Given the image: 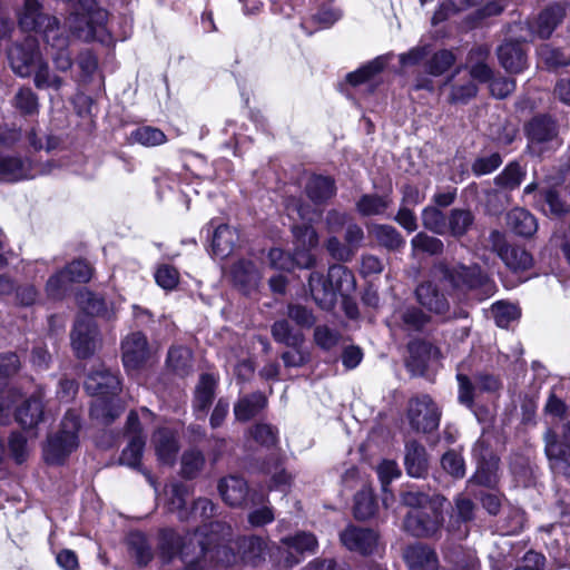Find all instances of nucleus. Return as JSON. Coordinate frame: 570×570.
I'll return each mask as SVG.
<instances>
[{"label": "nucleus", "instance_id": "f257e3e1", "mask_svg": "<svg viewBox=\"0 0 570 570\" xmlns=\"http://www.w3.org/2000/svg\"><path fill=\"white\" fill-rule=\"evenodd\" d=\"M12 70L20 77L35 73V85L39 89L51 88L59 90L63 80L50 72L47 62L39 52L38 40L33 36L24 38L23 42L14 45L8 53Z\"/></svg>", "mask_w": 570, "mask_h": 570}, {"label": "nucleus", "instance_id": "f03ea898", "mask_svg": "<svg viewBox=\"0 0 570 570\" xmlns=\"http://www.w3.org/2000/svg\"><path fill=\"white\" fill-rule=\"evenodd\" d=\"M79 416L68 411L60 425V430L48 438L43 449L45 460L50 464H60L78 446Z\"/></svg>", "mask_w": 570, "mask_h": 570}, {"label": "nucleus", "instance_id": "7ed1b4c3", "mask_svg": "<svg viewBox=\"0 0 570 570\" xmlns=\"http://www.w3.org/2000/svg\"><path fill=\"white\" fill-rule=\"evenodd\" d=\"M445 499L434 494L425 509L411 510L404 519V529L414 537H431L435 534L443 521Z\"/></svg>", "mask_w": 570, "mask_h": 570}, {"label": "nucleus", "instance_id": "20e7f679", "mask_svg": "<svg viewBox=\"0 0 570 570\" xmlns=\"http://www.w3.org/2000/svg\"><path fill=\"white\" fill-rule=\"evenodd\" d=\"M528 148L534 155H542L561 145L557 122L549 116L533 117L525 126Z\"/></svg>", "mask_w": 570, "mask_h": 570}, {"label": "nucleus", "instance_id": "39448f33", "mask_svg": "<svg viewBox=\"0 0 570 570\" xmlns=\"http://www.w3.org/2000/svg\"><path fill=\"white\" fill-rule=\"evenodd\" d=\"M286 209L289 217H293L296 214L303 220L301 225L295 224L292 228L296 240L295 249L311 253V249L316 247L318 244V235L311 223L317 220L321 213L316 209H312L309 205L295 199L286 206Z\"/></svg>", "mask_w": 570, "mask_h": 570}, {"label": "nucleus", "instance_id": "423d86ee", "mask_svg": "<svg viewBox=\"0 0 570 570\" xmlns=\"http://www.w3.org/2000/svg\"><path fill=\"white\" fill-rule=\"evenodd\" d=\"M406 416L413 430L429 433L438 429L441 412L430 395L420 394L409 400Z\"/></svg>", "mask_w": 570, "mask_h": 570}, {"label": "nucleus", "instance_id": "0eeeda50", "mask_svg": "<svg viewBox=\"0 0 570 570\" xmlns=\"http://www.w3.org/2000/svg\"><path fill=\"white\" fill-rule=\"evenodd\" d=\"M456 380L459 383V402L469 409H472L474 399L480 393L495 395L502 389L500 379L489 373H479L472 382L468 375L459 371Z\"/></svg>", "mask_w": 570, "mask_h": 570}, {"label": "nucleus", "instance_id": "6e6552de", "mask_svg": "<svg viewBox=\"0 0 570 570\" xmlns=\"http://www.w3.org/2000/svg\"><path fill=\"white\" fill-rule=\"evenodd\" d=\"M473 455L478 461L475 473L468 482V489L473 484L493 488L499 481V459L493 454L485 440L480 439L473 448Z\"/></svg>", "mask_w": 570, "mask_h": 570}, {"label": "nucleus", "instance_id": "1a4fd4ad", "mask_svg": "<svg viewBox=\"0 0 570 570\" xmlns=\"http://www.w3.org/2000/svg\"><path fill=\"white\" fill-rule=\"evenodd\" d=\"M126 434L128 443L122 450L119 458L120 464L127 465L131 469H139L142 458L144 449L146 445V436L136 412H130L126 422Z\"/></svg>", "mask_w": 570, "mask_h": 570}, {"label": "nucleus", "instance_id": "9d476101", "mask_svg": "<svg viewBox=\"0 0 570 570\" xmlns=\"http://www.w3.org/2000/svg\"><path fill=\"white\" fill-rule=\"evenodd\" d=\"M71 345L80 358L91 356L99 345L97 325L92 318L79 316L71 332Z\"/></svg>", "mask_w": 570, "mask_h": 570}, {"label": "nucleus", "instance_id": "9b49d317", "mask_svg": "<svg viewBox=\"0 0 570 570\" xmlns=\"http://www.w3.org/2000/svg\"><path fill=\"white\" fill-rule=\"evenodd\" d=\"M85 389L94 396H117L120 391V380L116 372L100 364L88 374Z\"/></svg>", "mask_w": 570, "mask_h": 570}, {"label": "nucleus", "instance_id": "f8f14e48", "mask_svg": "<svg viewBox=\"0 0 570 570\" xmlns=\"http://www.w3.org/2000/svg\"><path fill=\"white\" fill-rule=\"evenodd\" d=\"M19 26L22 30H40L45 32L59 27L58 19L41 13V6L38 0H24L23 9L19 16Z\"/></svg>", "mask_w": 570, "mask_h": 570}, {"label": "nucleus", "instance_id": "ddd939ff", "mask_svg": "<svg viewBox=\"0 0 570 570\" xmlns=\"http://www.w3.org/2000/svg\"><path fill=\"white\" fill-rule=\"evenodd\" d=\"M341 541L351 551L371 554L377 550L379 534L371 529L350 525L341 533Z\"/></svg>", "mask_w": 570, "mask_h": 570}, {"label": "nucleus", "instance_id": "4468645a", "mask_svg": "<svg viewBox=\"0 0 570 570\" xmlns=\"http://www.w3.org/2000/svg\"><path fill=\"white\" fill-rule=\"evenodd\" d=\"M546 454L553 473L570 478V448L558 441L557 434L549 430L544 436Z\"/></svg>", "mask_w": 570, "mask_h": 570}, {"label": "nucleus", "instance_id": "2eb2a0df", "mask_svg": "<svg viewBox=\"0 0 570 570\" xmlns=\"http://www.w3.org/2000/svg\"><path fill=\"white\" fill-rule=\"evenodd\" d=\"M122 362L127 370L138 368L149 355L146 336L140 332L129 334L121 343Z\"/></svg>", "mask_w": 570, "mask_h": 570}, {"label": "nucleus", "instance_id": "dca6fc26", "mask_svg": "<svg viewBox=\"0 0 570 570\" xmlns=\"http://www.w3.org/2000/svg\"><path fill=\"white\" fill-rule=\"evenodd\" d=\"M212 230V253L219 258L229 256L239 240L238 232L226 224L214 226V220L206 227L208 236Z\"/></svg>", "mask_w": 570, "mask_h": 570}, {"label": "nucleus", "instance_id": "f3484780", "mask_svg": "<svg viewBox=\"0 0 570 570\" xmlns=\"http://www.w3.org/2000/svg\"><path fill=\"white\" fill-rule=\"evenodd\" d=\"M268 262L274 269L289 272L295 267H312L315 263V257L306 250L295 249L294 255H289L281 248H272L268 253Z\"/></svg>", "mask_w": 570, "mask_h": 570}, {"label": "nucleus", "instance_id": "a211bd4d", "mask_svg": "<svg viewBox=\"0 0 570 570\" xmlns=\"http://www.w3.org/2000/svg\"><path fill=\"white\" fill-rule=\"evenodd\" d=\"M217 490L223 501L232 508H240L246 503L249 488L238 475H228L218 481Z\"/></svg>", "mask_w": 570, "mask_h": 570}, {"label": "nucleus", "instance_id": "6ab92c4d", "mask_svg": "<svg viewBox=\"0 0 570 570\" xmlns=\"http://www.w3.org/2000/svg\"><path fill=\"white\" fill-rule=\"evenodd\" d=\"M308 291L320 308L330 311L335 306L337 295L333 284H331L328 279V275L325 277L318 272L311 273L308 277Z\"/></svg>", "mask_w": 570, "mask_h": 570}, {"label": "nucleus", "instance_id": "aec40b11", "mask_svg": "<svg viewBox=\"0 0 570 570\" xmlns=\"http://www.w3.org/2000/svg\"><path fill=\"white\" fill-rule=\"evenodd\" d=\"M52 164L48 163L47 168L32 171L29 163H24L20 158L13 156L0 155V179L7 181H17L20 179L32 178L38 173H51Z\"/></svg>", "mask_w": 570, "mask_h": 570}, {"label": "nucleus", "instance_id": "412c9836", "mask_svg": "<svg viewBox=\"0 0 570 570\" xmlns=\"http://www.w3.org/2000/svg\"><path fill=\"white\" fill-rule=\"evenodd\" d=\"M449 277L455 287L484 288L485 292L492 288L487 274L476 265H461L450 272Z\"/></svg>", "mask_w": 570, "mask_h": 570}, {"label": "nucleus", "instance_id": "4be33fe9", "mask_svg": "<svg viewBox=\"0 0 570 570\" xmlns=\"http://www.w3.org/2000/svg\"><path fill=\"white\" fill-rule=\"evenodd\" d=\"M45 41L50 48L49 55L59 71H67L72 66V58L68 50V38L63 36L59 27L45 32Z\"/></svg>", "mask_w": 570, "mask_h": 570}, {"label": "nucleus", "instance_id": "5701e85b", "mask_svg": "<svg viewBox=\"0 0 570 570\" xmlns=\"http://www.w3.org/2000/svg\"><path fill=\"white\" fill-rule=\"evenodd\" d=\"M403 558L410 570L439 569V559L435 551L424 543L409 546L403 552Z\"/></svg>", "mask_w": 570, "mask_h": 570}, {"label": "nucleus", "instance_id": "b1692460", "mask_svg": "<svg viewBox=\"0 0 570 570\" xmlns=\"http://www.w3.org/2000/svg\"><path fill=\"white\" fill-rule=\"evenodd\" d=\"M156 455L161 464L173 465L179 450L176 434L167 428L158 429L151 439Z\"/></svg>", "mask_w": 570, "mask_h": 570}, {"label": "nucleus", "instance_id": "393cba45", "mask_svg": "<svg viewBox=\"0 0 570 570\" xmlns=\"http://www.w3.org/2000/svg\"><path fill=\"white\" fill-rule=\"evenodd\" d=\"M282 546L287 550L286 563L289 567L299 562L293 553L304 554L314 553L318 543L316 537L311 532H298L292 537H285L281 540Z\"/></svg>", "mask_w": 570, "mask_h": 570}, {"label": "nucleus", "instance_id": "a878e982", "mask_svg": "<svg viewBox=\"0 0 570 570\" xmlns=\"http://www.w3.org/2000/svg\"><path fill=\"white\" fill-rule=\"evenodd\" d=\"M564 13L562 6H551L543 10L533 22L529 23V29L532 35L541 39H548L564 17Z\"/></svg>", "mask_w": 570, "mask_h": 570}, {"label": "nucleus", "instance_id": "bb28decb", "mask_svg": "<svg viewBox=\"0 0 570 570\" xmlns=\"http://www.w3.org/2000/svg\"><path fill=\"white\" fill-rule=\"evenodd\" d=\"M230 275L235 285L245 294L255 291L261 281V274L256 266L246 259L236 262L230 269Z\"/></svg>", "mask_w": 570, "mask_h": 570}, {"label": "nucleus", "instance_id": "cd10ccee", "mask_svg": "<svg viewBox=\"0 0 570 570\" xmlns=\"http://www.w3.org/2000/svg\"><path fill=\"white\" fill-rule=\"evenodd\" d=\"M415 295L417 302L432 313L444 314L449 309L448 299L432 282L420 284Z\"/></svg>", "mask_w": 570, "mask_h": 570}, {"label": "nucleus", "instance_id": "c85d7f7f", "mask_svg": "<svg viewBox=\"0 0 570 570\" xmlns=\"http://www.w3.org/2000/svg\"><path fill=\"white\" fill-rule=\"evenodd\" d=\"M404 464L410 476L424 478L429 468L425 448L416 441L407 442L405 445Z\"/></svg>", "mask_w": 570, "mask_h": 570}, {"label": "nucleus", "instance_id": "c756f323", "mask_svg": "<svg viewBox=\"0 0 570 570\" xmlns=\"http://www.w3.org/2000/svg\"><path fill=\"white\" fill-rule=\"evenodd\" d=\"M501 66L509 72L518 73L527 67V56L519 42H504L498 49Z\"/></svg>", "mask_w": 570, "mask_h": 570}, {"label": "nucleus", "instance_id": "7c9ffc66", "mask_svg": "<svg viewBox=\"0 0 570 570\" xmlns=\"http://www.w3.org/2000/svg\"><path fill=\"white\" fill-rule=\"evenodd\" d=\"M42 416L43 404L40 393L30 396L16 412V420L23 429L37 426Z\"/></svg>", "mask_w": 570, "mask_h": 570}, {"label": "nucleus", "instance_id": "2f4dec72", "mask_svg": "<svg viewBox=\"0 0 570 570\" xmlns=\"http://www.w3.org/2000/svg\"><path fill=\"white\" fill-rule=\"evenodd\" d=\"M305 190L315 204H323L336 193L335 183L331 177L314 175L306 183Z\"/></svg>", "mask_w": 570, "mask_h": 570}, {"label": "nucleus", "instance_id": "473e14b6", "mask_svg": "<svg viewBox=\"0 0 570 570\" xmlns=\"http://www.w3.org/2000/svg\"><path fill=\"white\" fill-rule=\"evenodd\" d=\"M121 412L116 396H96L90 409L91 417L104 424H110Z\"/></svg>", "mask_w": 570, "mask_h": 570}, {"label": "nucleus", "instance_id": "72a5a7b5", "mask_svg": "<svg viewBox=\"0 0 570 570\" xmlns=\"http://www.w3.org/2000/svg\"><path fill=\"white\" fill-rule=\"evenodd\" d=\"M267 405V399L259 392L240 397L234 405L236 420L246 422L257 415Z\"/></svg>", "mask_w": 570, "mask_h": 570}, {"label": "nucleus", "instance_id": "f704fd0d", "mask_svg": "<svg viewBox=\"0 0 570 570\" xmlns=\"http://www.w3.org/2000/svg\"><path fill=\"white\" fill-rule=\"evenodd\" d=\"M507 223L510 228L523 237L532 236L538 229L535 217L523 208H513L508 213Z\"/></svg>", "mask_w": 570, "mask_h": 570}, {"label": "nucleus", "instance_id": "c9c22d12", "mask_svg": "<svg viewBox=\"0 0 570 570\" xmlns=\"http://www.w3.org/2000/svg\"><path fill=\"white\" fill-rule=\"evenodd\" d=\"M368 234L389 250H399L405 245V239L391 225L373 224L368 226Z\"/></svg>", "mask_w": 570, "mask_h": 570}, {"label": "nucleus", "instance_id": "e433bc0d", "mask_svg": "<svg viewBox=\"0 0 570 570\" xmlns=\"http://www.w3.org/2000/svg\"><path fill=\"white\" fill-rule=\"evenodd\" d=\"M328 279L335 289L336 295L348 296L356 287V281L352 271L347 267L335 264L328 268Z\"/></svg>", "mask_w": 570, "mask_h": 570}, {"label": "nucleus", "instance_id": "4c0bfd02", "mask_svg": "<svg viewBox=\"0 0 570 570\" xmlns=\"http://www.w3.org/2000/svg\"><path fill=\"white\" fill-rule=\"evenodd\" d=\"M128 550L139 567L147 566L154 558L151 544L141 532H131L127 538Z\"/></svg>", "mask_w": 570, "mask_h": 570}, {"label": "nucleus", "instance_id": "58836bf2", "mask_svg": "<svg viewBox=\"0 0 570 570\" xmlns=\"http://www.w3.org/2000/svg\"><path fill=\"white\" fill-rule=\"evenodd\" d=\"M216 381L210 374H203L195 391L194 409L205 415L215 395Z\"/></svg>", "mask_w": 570, "mask_h": 570}, {"label": "nucleus", "instance_id": "ea45409f", "mask_svg": "<svg viewBox=\"0 0 570 570\" xmlns=\"http://www.w3.org/2000/svg\"><path fill=\"white\" fill-rule=\"evenodd\" d=\"M272 336L275 342L292 348L302 346L304 342L303 333L301 331L294 330L286 320L276 321L272 325Z\"/></svg>", "mask_w": 570, "mask_h": 570}, {"label": "nucleus", "instance_id": "a19ab883", "mask_svg": "<svg viewBox=\"0 0 570 570\" xmlns=\"http://www.w3.org/2000/svg\"><path fill=\"white\" fill-rule=\"evenodd\" d=\"M541 209L544 214L556 217L564 215L569 210V206L563 202L554 187H546L540 189L539 199Z\"/></svg>", "mask_w": 570, "mask_h": 570}, {"label": "nucleus", "instance_id": "79ce46f5", "mask_svg": "<svg viewBox=\"0 0 570 570\" xmlns=\"http://www.w3.org/2000/svg\"><path fill=\"white\" fill-rule=\"evenodd\" d=\"M474 223V215L469 209L453 208L448 215V233L453 237L464 236Z\"/></svg>", "mask_w": 570, "mask_h": 570}, {"label": "nucleus", "instance_id": "37998d69", "mask_svg": "<svg viewBox=\"0 0 570 570\" xmlns=\"http://www.w3.org/2000/svg\"><path fill=\"white\" fill-rule=\"evenodd\" d=\"M387 63L386 57H377L368 63L362 66L357 70L347 73L346 80L352 86H358L371 80L375 75L381 72Z\"/></svg>", "mask_w": 570, "mask_h": 570}, {"label": "nucleus", "instance_id": "c03bdc74", "mask_svg": "<svg viewBox=\"0 0 570 570\" xmlns=\"http://www.w3.org/2000/svg\"><path fill=\"white\" fill-rule=\"evenodd\" d=\"M513 271L527 269L532 264L531 255L520 246H508L499 256Z\"/></svg>", "mask_w": 570, "mask_h": 570}, {"label": "nucleus", "instance_id": "a18cd8bd", "mask_svg": "<svg viewBox=\"0 0 570 570\" xmlns=\"http://www.w3.org/2000/svg\"><path fill=\"white\" fill-rule=\"evenodd\" d=\"M393 317L395 321L400 320L406 331H421L429 321V317L414 306L395 312Z\"/></svg>", "mask_w": 570, "mask_h": 570}, {"label": "nucleus", "instance_id": "49530a36", "mask_svg": "<svg viewBox=\"0 0 570 570\" xmlns=\"http://www.w3.org/2000/svg\"><path fill=\"white\" fill-rule=\"evenodd\" d=\"M242 558L248 562L255 563L264 554L265 542L256 535L245 537L235 543Z\"/></svg>", "mask_w": 570, "mask_h": 570}, {"label": "nucleus", "instance_id": "de8ad7c7", "mask_svg": "<svg viewBox=\"0 0 570 570\" xmlns=\"http://www.w3.org/2000/svg\"><path fill=\"white\" fill-rule=\"evenodd\" d=\"M389 196L364 195L356 204V208L363 216L383 214L391 204Z\"/></svg>", "mask_w": 570, "mask_h": 570}, {"label": "nucleus", "instance_id": "09e8293b", "mask_svg": "<svg viewBox=\"0 0 570 570\" xmlns=\"http://www.w3.org/2000/svg\"><path fill=\"white\" fill-rule=\"evenodd\" d=\"M411 247L413 255L419 253L439 255L443 252L444 245L443 242L438 237L428 235L424 232H420L411 239Z\"/></svg>", "mask_w": 570, "mask_h": 570}, {"label": "nucleus", "instance_id": "8fccbe9b", "mask_svg": "<svg viewBox=\"0 0 570 570\" xmlns=\"http://www.w3.org/2000/svg\"><path fill=\"white\" fill-rule=\"evenodd\" d=\"M130 138L134 142L145 147H155L166 142V135L158 128L151 126L138 127L131 131Z\"/></svg>", "mask_w": 570, "mask_h": 570}, {"label": "nucleus", "instance_id": "3c124183", "mask_svg": "<svg viewBox=\"0 0 570 570\" xmlns=\"http://www.w3.org/2000/svg\"><path fill=\"white\" fill-rule=\"evenodd\" d=\"M168 366L179 375H186L191 368V352L184 346L171 347L167 356Z\"/></svg>", "mask_w": 570, "mask_h": 570}, {"label": "nucleus", "instance_id": "603ef678", "mask_svg": "<svg viewBox=\"0 0 570 570\" xmlns=\"http://www.w3.org/2000/svg\"><path fill=\"white\" fill-rule=\"evenodd\" d=\"M423 226L438 235L448 234V216L436 207H426L422 212Z\"/></svg>", "mask_w": 570, "mask_h": 570}, {"label": "nucleus", "instance_id": "864d4df0", "mask_svg": "<svg viewBox=\"0 0 570 570\" xmlns=\"http://www.w3.org/2000/svg\"><path fill=\"white\" fill-rule=\"evenodd\" d=\"M432 350V346L424 342H412L409 344L410 358L407 360V367L415 372L422 373L426 367V357Z\"/></svg>", "mask_w": 570, "mask_h": 570}, {"label": "nucleus", "instance_id": "5fc2aeb1", "mask_svg": "<svg viewBox=\"0 0 570 570\" xmlns=\"http://www.w3.org/2000/svg\"><path fill=\"white\" fill-rule=\"evenodd\" d=\"M377 504L370 490H362L354 499V515L356 519L366 520L374 515Z\"/></svg>", "mask_w": 570, "mask_h": 570}, {"label": "nucleus", "instance_id": "6e6d98bb", "mask_svg": "<svg viewBox=\"0 0 570 570\" xmlns=\"http://www.w3.org/2000/svg\"><path fill=\"white\" fill-rule=\"evenodd\" d=\"M455 60V56L451 50H440L426 62V71L435 77L441 76L454 65Z\"/></svg>", "mask_w": 570, "mask_h": 570}, {"label": "nucleus", "instance_id": "4d7b16f0", "mask_svg": "<svg viewBox=\"0 0 570 570\" xmlns=\"http://www.w3.org/2000/svg\"><path fill=\"white\" fill-rule=\"evenodd\" d=\"M525 171L518 163L509 164L494 179L495 184L505 189H514L520 186Z\"/></svg>", "mask_w": 570, "mask_h": 570}, {"label": "nucleus", "instance_id": "13d9d810", "mask_svg": "<svg viewBox=\"0 0 570 570\" xmlns=\"http://www.w3.org/2000/svg\"><path fill=\"white\" fill-rule=\"evenodd\" d=\"M491 312L495 324L502 328L509 327V325L520 316L518 306L504 302L493 304Z\"/></svg>", "mask_w": 570, "mask_h": 570}, {"label": "nucleus", "instance_id": "bf43d9fd", "mask_svg": "<svg viewBox=\"0 0 570 570\" xmlns=\"http://www.w3.org/2000/svg\"><path fill=\"white\" fill-rule=\"evenodd\" d=\"M77 302L85 312V316L90 318L94 315L102 314L106 309L105 301L89 291H81L77 296Z\"/></svg>", "mask_w": 570, "mask_h": 570}, {"label": "nucleus", "instance_id": "052dcab7", "mask_svg": "<svg viewBox=\"0 0 570 570\" xmlns=\"http://www.w3.org/2000/svg\"><path fill=\"white\" fill-rule=\"evenodd\" d=\"M538 56L548 68L566 67L570 63V58L561 50L547 43L539 47Z\"/></svg>", "mask_w": 570, "mask_h": 570}, {"label": "nucleus", "instance_id": "680f3d73", "mask_svg": "<svg viewBox=\"0 0 570 570\" xmlns=\"http://www.w3.org/2000/svg\"><path fill=\"white\" fill-rule=\"evenodd\" d=\"M14 107L23 115L38 112V97L30 88H21L14 96Z\"/></svg>", "mask_w": 570, "mask_h": 570}, {"label": "nucleus", "instance_id": "e2e57ef3", "mask_svg": "<svg viewBox=\"0 0 570 570\" xmlns=\"http://www.w3.org/2000/svg\"><path fill=\"white\" fill-rule=\"evenodd\" d=\"M205 463L204 455L196 450L187 451L181 458V473L185 478H195L203 469Z\"/></svg>", "mask_w": 570, "mask_h": 570}, {"label": "nucleus", "instance_id": "0e129e2a", "mask_svg": "<svg viewBox=\"0 0 570 570\" xmlns=\"http://www.w3.org/2000/svg\"><path fill=\"white\" fill-rule=\"evenodd\" d=\"M286 315L302 328H311L316 322L313 312L301 304H288Z\"/></svg>", "mask_w": 570, "mask_h": 570}, {"label": "nucleus", "instance_id": "69168bd1", "mask_svg": "<svg viewBox=\"0 0 570 570\" xmlns=\"http://www.w3.org/2000/svg\"><path fill=\"white\" fill-rule=\"evenodd\" d=\"M155 279L161 288L170 291L177 286L179 273L174 266L164 264L156 269Z\"/></svg>", "mask_w": 570, "mask_h": 570}, {"label": "nucleus", "instance_id": "338daca9", "mask_svg": "<svg viewBox=\"0 0 570 570\" xmlns=\"http://www.w3.org/2000/svg\"><path fill=\"white\" fill-rule=\"evenodd\" d=\"M65 276H68L70 283H86L91 277V267L85 261H75L69 264L63 271Z\"/></svg>", "mask_w": 570, "mask_h": 570}, {"label": "nucleus", "instance_id": "774afa93", "mask_svg": "<svg viewBox=\"0 0 570 570\" xmlns=\"http://www.w3.org/2000/svg\"><path fill=\"white\" fill-rule=\"evenodd\" d=\"M431 52L429 43H420L411 48L407 52L399 56V61L402 67H412L422 62Z\"/></svg>", "mask_w": 570, "mask_h": 570}]
</instances>
